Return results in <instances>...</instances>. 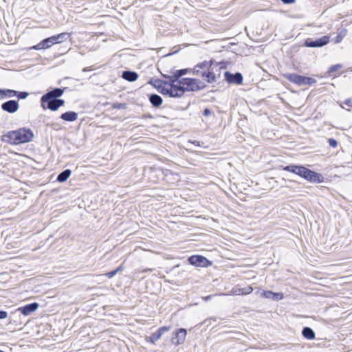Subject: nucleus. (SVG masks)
Returning <instances> with one entry per match:
<instances>
[{
    "mask_svg": "<svg viewBox=\"0 0 352 352\" xmlns=\"http://www.w3.org/2000/svg\"><path fill=\"white\" fill-rule=\"evenodd\" d=\"M10 143L19 144L31 141L34 137L33 132L26 128H21L16 131L8 132L5 136Z\"/></svg>",
    "mask_w": 352,
    "mask_h": 352,
    "instance_id": "nucleus-1",
    "label": "nucleus"
},
{
    "mask_svg": "<svg viewBox=\"0 0 352 352\" xmlns=\"http://www.w3.org/2000/svg\"><path fill=\"white\" fill-rule=\"evenodd\" d=\"M69 36V34L67 32H63L57 35L52 36L41 41L39 43L33 46L32 49L36 50L48 49L55 44H59L65 41Z\"/></svg>",
    "mask_w": 352,
    "mask_h": 352,
    "instance_id": "nucleus-2",
    "label": "nucleus"
},
{
    "mask_svg": "<svg viewBox=\"0 0 352 352\" xmlns=\"http://www.w3.org/2000/svg\"><path fill=\"white\" fill-rule=\"evenodd\" d=\"M177 87L181 91V96H182L185 91H195L203 89L205 85L204 83L199 80L195 78H185L181 79V82H177Z\"/></svg>",
    "mask_w": 352,
    "mask_h": 352,
    "instance_id": "nucleus-3",
    "label": "nucleus"
},
{
    "mask_svg": "<svg viewBox=\"0 0 352 352\" xmlns=\"http://www.w3.org/2000/svg\"><path fill=\"white\" fill-rule=\"evenodd\" d=\"M284 77L290 82L296 84L298 86L311 85L316 82L314 78L306 77L296 74H285Z\"/></svg>",
    "mask_w": 352,
    "mask_h": 352,
    "instance_id": "nucleus-4",
    "label": "nucleus"
},
{
    "mask_svg": "<svg viewBox=\"0 0 352 352\" xmlns=\"http://www.w3.org/2000/svg\"><path fill=\"white\" fill-rule=\"evenodd\" d=\"M161 93L170 97H181L182 92L177 87V82L175 80L170 81L169 83H165L162 87Z\"/></svg>",
    "mask_w": 352,
    "mask_h": 352,
    "instance_id": "nucleus-5",
    "label": "nucleus"
},
{
    "mask_svg": "<svg viewBox=\"0 0 352 352\" xmlns=\"http://www.w3.org/2000/svg\"><path fill=\"white\" fill-rule=\"evenodd\" d=\"M188 261L191 265L197 267H207L211 264L206 258L199 255L190 256Z\"/></svg>",
    "mask_w": 352,
    "mask_h": 352,
    "instance_id": "nucleus-6",
    "label": "nucleus"
},
{
    "mask_svg": "<svg viewBox=\"0 0 352 352\" xmlns=\"http://www.w3.org/2000/svg\"><path fill=\"white\" fill-rule=\"evenodd\" d=\"M63 94V90L60 88L54 89V90L47 93L41 97V105L43 108L45 109V100L49 99H57V98L61 96Z\"/></svg>",
    "mask_w": 352,
    "mask_h": 352,
    "instance_id": "nucleus-7",
    "label": "nucleus"
},
{
    "mask_svg": "<svg viewBox=\"0 0 352 352\" xmlns=\"http://www.w3.org/2000/svg\"><path fill=\"white\" fill-rule=\"evenodd\" d=\"M329 42V37L324 36L316 41L307 40L305 45L309 47H320L326 45Z\"/></svg>",
    "mask_w": 352,
    "mask_h": 352,
    "instance_id": "nucleus-8",
    "label": "nucleus"
},
{
    "mask_svg": "<svg viewBox=\"0 0 352 352\" xmlns=\"http://www.w3.org/2000/svg\"><path fill=\"white\" fill-rule=\"evenodd\" d=\"M303 178L313 182H322V177L320 174L315 173L306 168Z\"/></svg>",
    "mask_w": 352,
    "mask_h": 352,
    "instance_id": "nucleus-9",
    "label": "nucleus"
},
{
    "mask_svg": "<svg viewBox=\"0 0 352 352\" xmlns=\"http://www.w3.org/2000/svg\"><path fill=\"white\" fill-rule=\"evenodd\" d=\"M65 101L60 99H49V100H45V108H48L52 111H56L60 107L64 105Z\"/></svg>",
    "mask_w": 352,
    "mask_h": 352,
    "instance_id": "nucleus-10",
    "label": "nucleus"
},
{
    "mask_svg": "<svg viewBox=\"0 0 352 352\" xmlns=\"http://www.w3.org/2000/svg\"><path fill=\"white\" fill-rule=\"evenodd\" d=\"M38 306H39L38 303H37V302L31 303V304L27 305H25L24 307L18 308L14 311V313L16 312V311H20L22 314H23L25 316H29L32 313H33L35 311H36V309H38Z\"/></svg>",
    "mask_w": 352,
    "mask_h": 352,
    "instance_id": "nucleus-11",
    "label": "nucleus"
},
{
    "mask_svg": "<svg viewBox=\"0 0 352 352\" xmlns=\"http://www.w3.org/2000/svg\"><path fill=\"white\" fill-rule=\"evenodd\" d=\"M1 108L5 111L13 113L19 109V103L16 100H9L2 104Z\"/></svg>",
    "mask_w": 352,
    "mask_h": 352,
    "instance_id": "nucleus-12",
    "label": "nucleus"
},
{
    "mask_svg": "<svg viewBox=\"0 0 352 352\" xmlns=\"http://www.w3.org/2000/svg\"><path fill=\"white\" fill-rule=\"evenodd\" d=\"M225 77L227 81L230 83H234L236 85H241L243 82V76L240 73H236L235 74H232L228 72L225 73Z\"/></svg>",
    "mask_w": 352,
    "mask_h": 352,
    "instance_id": "nucleus-13",
    "label": "nucleus"
},
{
    "mask_svg": "<svg viewBox=\"0 0 352 352\" xmlns=\"http://www.w3.org/2000/svg\"><path fill=\"white\" fill-rule=\"evenodd\" d=\"M212 62L204 60L201 63H198L192 69L193 74H199L202 71L206 72L211 68Z\"/></svg>",
    "mask_w": 352,
    "mask_h": 352,
    "instance_id": "nucleus-14",
    "label": "nucleus"
},
{
    "mask_svg": "<svg viewBox=\"0 0 352 352\" xmlns=\"http://www.w3.org/2000/svg\"><path fill=\"white\" fill-rule=\"evenodd\" d=\"M260 296L263 298L273 299L276 301L282 300L284 298L283 293H275L270 291H263L261 292Z\"/></svg>",
    "mask_w": 352,
    "mask_h": 352,
    "instance_id": "nucleus-15",
    "label": "nucleus"
},
{
    "mask_svg": "<svg viewBox=\"0 0 352 352\" xmlns=\"http://www.w3.org/2000/svg\"><path fill=\"white\" fill-rule=\"evenodd\" d=\"M188 72L187 69H183L180 70H176L173 73L171 76L165 75V78H168L169 81H177L178 83L181 82V80L179 79V77L185 75Z\"/></svg>",
    "mask_w": 352,
    "mask_h": 352,
    "instance_id": "nucleus-16",
    "label": "nucleus"
},
{
    "mask_svg": "<svg viewBox=\"0 0 352 352\" xmlns=\"http://www.w3.org/2000/svg\"><path fill=\"white\" fill-rule=\"evenodd\" d=\"M187 335V331L185 329H179L175 332V338H177L176 344L179 345L184 343Z\"/></svg>",
    "mask_w": 352,
    "mask_h": 352,
    "instance_id": "nucleus-17",
    "label": "nucleus"
},
{
    "mask_svg": "<svg viewBox=\"0 0 352 352\" xmlns=\"http://www.w3.org/2000/svg\"><path fill=\"white\" fill-rule=\"evenodd\" d=\"M122 77L127 81L134 82L138 79V75L135 72L125 71L122 73Z\"/></svg>",
    "mask_w": 352,
    "mask_h": 352,
    "instance_id": "nucleus-18",
    "label": "nucleus"
},
{
    "mask_svg": "<svg viewBox=\"0 0 352 352\" xmlns=\"http://www.w3.org/2000/svg\"><path fill=\"white\" fill-rule=\"evenodd\" d=\"M60 118L68 122H74L77 120L78 114L74 111H68L61 115Z\"/></svg>",
    "mask_w": 352,
    "mask_h": 352,
    "instance_id": "nucleus-19",
    "label": "nucleus"
},
{
    "mask_svg": "<svg viewBox=\"0 0 352 352\" xmlns=\"http://www.w3.org/2000/svg\"><path fill=\"white\" fill-rule=\"evenodd\" d=\"M201 76L208 82L211 83L215 81V75L211 70V68L209 70L201 72Z\"/></svg>",
    "mask_w": 352,
    "mask_h": 352,
    "instance_id": "nucleus-20",
    "label": "nucleus"
},
{
    "mask_svg": "<svg viewBox=\"0 0 352 352\" xmlns=\"http://www.w3.org/2000/svg\"><path fill=\"white\" fill-rule=\"evenodd\" d=\"M2 94L0 96V100L5 98H12L17 94V91L12 89H1Z\"/></svg>",
    "mask_w": 352,
    "mask_h": 352,
    "instance_id": "nucleus-21",
    "label": "nucleus"
},
{
    "mask_svg": "<svg viewBox=\"0 0 352 352\" xmlns=\"http://www.w3.org/2000/svg\"><path fill=\"white\" fill-rule=\"evenodd\" d=\"M302 336L308 339V340H313L315 338V333L314 331L309 327H305L302 329Z\"/></svg>",
    "mask_w": 352,
    "mask_h": 352,
    "instance_id": "nucleus-22",
    "label": "nucleus"
},
{
    "mask_svg": "<svg viewBox=\"0 0 352 352\" xmlns=\"http://www.w3.org/2000/svg\"><path fill=\"white\" fill-rule=\"evenodd\" d=\"M149 100L151 104L155 107H159L162 103V98L156 94L151 95Z\"/></svg>",
    "mask_w": 352,
    "mask_h": 352,
    "instance_id": "nucleus-23",
    "label": "nucleus"
},
{
    "mask_svg": "<svg viewBox=\"0 0 352 352\" xmlns=\"http://www.w3.org/2000/svg\"><path fill=\"white\" fill-rule=\"evenodd\" d=\"M71 170L67 169L60 173L57 177V180L60 182H64L67 181V179L71 175Z\"/></svg>",
    "mask_w": 352,
    "mask_h": 352,
    "instance_id": "nucleus-24",
    "label": "nucleus"
},
{
    "mask_svg": "<svg viewBox=\"0 0 352 352\" xmlns=\"http://www.w3.org/2000/svg\"><path fill=\"white\" fill-rule=\"evenodd\" d=\"M253 289L252 287H248L241 289H234L233 294H248L252 292Z\"/></svg>",
    "mask_w": 352,
    "mask_h": 352,
    "instance_id": "nucleus-25",
    "label": "nucleus"
},
{
    "mask_svg": "<svg viewBox=\"0 0 352 352\" xmlns=\"http://www.w3.org/2000/svg\"><path fill=\"white\" fill-rule=\"evenodd\" d=\"M346 32H347L346 30H343L341 32H340L335 39V43H340L342 41V39L344 38V37L346 35Z\"/></svg>",
    "mask_w": 352,
    "mask_h": 352,
    "instance_id": "nucleus-26",
    "label": "nucleus"
},
{
    "mask_svg": "<svg viewBox=\"0 0 352 352\" xmlns=\"http://www.w3.org/2000/svg\"><path fill=\"white\" fill-rule=\"evenodd\" d=\"M160 338L159 335H157L156 333H152L150 336L146 338V340L151 343L154 344L157 340H158Z\"/></svg>",
    "mask_w": 352,
    "mask_h": 352,
    "instance_id": "nucleus-27",
    "label": "nucleus"
},
{
    "mask_svg": "<svg viewBox=\"0 0 352 352\" xmlns=\"http://www.w3.org/2000/svg\"><path fill=\"white\" fill-rule=\"evenodd\" d=\"M305 169H306V168L304 166H298L296 168L295 174H297L302 177L303 175H305Z\"/></svg>",
    "mask_w": 352,
    "mask_h": 352,
    "instance_id": "nucleus-28",
    "label": "nucleus"
},
{
    "mask_svg": "<svg viewBox=\"0 0 352 352\" xmlns=\"http://www.w3.org/2000/svg\"><path fill=\"white\" fill-rule=\"evenodd\" d=\"M297 166H294V165L287 166H285L283 168V170H286V171H288V172H291V173H295Z\"/></svg>",
    "mask_w": 352,
    "mask_h": 352,
    "instance_id": "nucleus-29",
    "label": "nucleus"
},
{
    "mask_svg": "<svg viewBox=\"0 0 352 352\" xmlns=\"http://www.w3.org/2000/svg\"><path fill=\"white\" fill-rule=\"evenodd\" d=\"M329 144L331 147L335 148L338 145V142L335 139L330 138L329 140Z\"/></svg>",
    "mask_w": 352,
    "mask_h": 352,
    "instance_id": "nucleus-30",
    "label": "nucleus"
},
{
    "mask_svg": "<svg viewBox=\"0 0 352 352\" xmlns=\"http://www.w3.org/2000/svg\"><path fill=\"white\" fill-rule=\"evenodd\" d=\"M342 68V65H340V64H338V65H333L330 67L329 69V72H334V71H336L338 69H340Z\"/></svg>",
    "mask_w": 352,
    "mask_h": 352,
    "instance_id": "nucleus-31",
    "label": "nucleus"
},
{
    "mask_svg": "<svg viewBox=\"0 0 352 352\" xmlns=\"http://www.w3.org/2000/svg\"><path fill=\"white\" fill-rule=\"evenodd\" d=\"M28 94L27 92H21L18 95V98L21 99H25L28 97Z\"/></svg>",
    "mask_w": 352,
    "mask_h": 352,
    "instance_id": "nucleus-32",
    "label": "nucleus"
},
{
    "mask_svg": "<svg viewBox=\"0 0 352 352\" xmlns=\"http://www.w3.org/2000/svg\"><path fill=\"white\" fill-rule=\"evenodd\" d=\"M117 274V271H112V272H108L107 274H105L104 275L106 276H107L108 278H112L113 276H114L116 274Z\"/></svg>",
    "mask_w": 352,
    "mask_h": 352,
    "instance_id": "nucleus-33",
    "label": "nucleus"
},
{
    "mask_svg": "<svg viewBox=\"0 0 352 352\" xmlns=\"http://www.w3.org/2000/svg\"><path fill=\"white\" fill-rule=\"evenodd\" d=\"M8 314L6 311H0V319H4L7 318Z\"/></svg>",
    "mask_w": 352,
    "mask_h": 352,
    "instance_id": "nucleus-34",
    "label": "nucleus"
},
{
    "mask_svg": "<svg viewBox=\"0 0 352 352\" xmlns=\"http://www.w3.org/2000/svg\"><path fill=\"white\" fill-rule=\"evenodd\" d=\"M164 333V331L162 329V328H159L157 330V332H156L157 335H159V337L161 338V336Z\"/></svg>",
    "mask_w": 352,
    "mask_h": 352,
    "instance_id": "nucleus-35",
    "label": "nucleus"
},
{
    "mask_svg": "<svg viewBox=\"0 0 352 352\" xmlns=\"http://www.w3.org/2000/svg\"><path fill=\"white\" fill-rule=\"evenodd\" d=\"M164 333V331L162 329V328H159L157 330V332H156L157 335H159V337L161 338V336Z\"/></svg>",
    "mask_w": 352,
    "mask_h": 352,
    "instance_id": "nucleus-36",
    "label": "nucleus"
},
{
    "mask_svg": "<svg viewBox=\"0 0 352 352\" xmlns=\"http://www.w3.org/2000/svg\"><path fill=\"white\" fill-rule=\"evenodd\" d=\"M344 104H345L346 105H347L348 107H351V106H352L351 100V99H346V100L344 101Z\"/></svg>",
    "mask_w": 352,
    "mask_h": 352,
    "instance_id": "nucleus-37",
    "label": "nucleus"
},
{
    "mask_svg": "<svg viewBox=\"0 0 352 352\" xmlns=\"http://www.w3.org/2000/svg\"><path fill=\"white\" fill-rule=\"evenodd\" d=\"M161 328L164 331V333L166 332V331H168L170 329V327H167V326H164V327H162Z\"/></svg>",
    "mask_w": 352,
    "mask_h": 352,
    "instance_id": "nucleus-38",
    "label": "nucleus"
},
{
    "mask_svg": "<svg viewBox=\"0 0 352 352\" xmlns=\"http://www.w3.org/2000/svg\"><path fill=\"white\" fill-rule=\"evenodd\" d=\"M210 114V111L208 109H206L204 111V115L208 116Z\"/></svg>",
    "mask_w": 352,
    "mask_h": 352,
    "instance_id": "nucleus-39",
    "label": "nucleus"
},
{
    "mask_svg": "<svg viewBox=\"0 0 352 352\" xmlns=\"http://www.w3.org/2000/svg\"><path fill=\"white\" fill-rule=\"evenodd\" d=\"M285 3H292L295 1V0H281Z\"/></svg>",
    "mask_w": 352,
    "mask_h": 352,
    "instance_id": "nucleus-40",
    "label": "nucleus"
},
{
    "mask_svg": "<svg viewBox=\"0 0 352 352\" xmlns=\"http://www.w3.org/2000/svg\"><path fill=\"white\" fill-rule=\"evenodd\" d=\"M122 270V266H120L119 267H118L115 271H117V273L120 271H121Z\"/></svg>",
    "mask_w": 352,
    "mask_h": 352,
    "instance_id": "nucleus-41",
    "label": "nucleus"
},
{
    "mask_svg": "<svg viewBox=\"0 0 352 352\" xmlns=\"http://www.w3.org/2000/svg\"><path fill=\"white\" fill-rule=\"evenodd\" d=\"M87 70H88V69H87V68H84V69H83V72H86V71H87Z\"/></svg>",
    "mask_w": 352,
    "mask_h": 352,
    "instance_id": "nucleus-42",
    "label": "nucleus"
},
{
    "mask_svg": "<svg viewBox=\"0 0 352 352\" xmlns=\"http://www.w3.org/2000/svg\"><path fill=\"white\" fill-rule=\"evenodd\" d=\"M209 298H210V296H207V297H206V298H205V299H206V300H208V299H209Z\"/></svg>",
    "mask_w": 352,
    "mask_h": 352,
    "instance_id": "nucleus-43",
    "label": "nucleus"
},
{
    "mask_svg": "<svg viewBox=\"0 0 352 352\" xmlns=\"http://www.w3.org/2000/svg\"><path fill=\"white\" fill-rule=\"evenodd\" d=\"M0 352H4V351H3L0 350Z\"/></svg>",
    "mask_w": 352,
    "mask_h": 352,
    "instance_id": "nucleus-44",
    "label": "nucleus"
}]
</instances>
